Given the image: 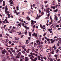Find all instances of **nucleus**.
Wrapping results in <instances>:
<instances>
[{
	"label": "nucleus",
	"instance_id": "obj_34",
	"mask_svg": "<svg viewBox=\"0 0 61 61\" xmlns=\"http://www.w3.org/2000/svg\"><path fill=\"white\" fill-rule=\"evenodd\" d=\"M3 37L2 34H0V37Z\"/></svg>",
	"mask_w": 61,
	"mask_h": 61
},
{
	"label": "nucleus",
	"instance_id": "obj_7",
	"mask_svg": "<svg viewBox=\"0 0 61 61\" xmlns=\"http://www.w3.org/2000/svg\"><path fill=\"white\" fill-rule=\"evenodd\" d=\"M20 57V55L19 54H17V56H16L15 57V58H19Z\"/></svg>",
	"mask_w": 61,
	"mask_h": 61
},
{
	"label": "nucleus",
	"instance_id": "obj_37",
	"mask_svg": "<svg viewBox=\"0 0 61 61\" xmlns=\"http://www.w3.org/2000/svg\"><path fill=\"white\" fill-rule=\"evenodd\" d=\"M19 6H18L17 7V10H19V7H18Z\"/></svg>",
	"mask_w": 61,
	"mask_h": 61
},
{
	"label": "nucleus",
	"instance_id": "obj_2",
	"mask_svg": "<svg viewBox=\"0 0 61 61\" xmlns=\"http://www.w3.org/2000/svg\"><path fill=\"white\" fill-rule=\"evenodd\" d=\"M30 59H31V60L32 61H36V60H37V58H36V57L34 58V59H33V58H32V57H30Z\"/></svg>",
	"mask_w": 61,
	"mask_h": 61
},
{
	"label": "nucleus",
	"instance_id": "obj_22",
	"mask_svg": "<svg viewBox=\"0 0 61 61\" xmlns=\"http://www.w3.org/2000/svg\"><path fill=\"white\" fill-rule=\"evenodd\" d=\"M48 31L49 32H50V31H51V30H52V28H51V29H48Z\"/></svg>",
	"mask_w": 61,
	"mask_h": 61
},
{
	"label": "nucleus",
	"instance_id": "obj_64",
	"mask_svg": "<svg viewBox=\"0 0 61 61\" xmlns=\"http://www.w3.org/2000/svg\"><path fill=\"white\" fill-rule=\"evenodd\" d=\"M28 39H29L30 40L31 39V38L29 37L28 38Z\"/></svg>",
	"mask_w": 61,
	"mask_h": 61
},
{
	"label": "nucleus",
	"instance_id": "obj_52",
	"mask_svg": "<svg viewBox=\"0 0 61 61\" xmlns=\"http://www.w3.org/2000/svg\"><path fill=\"white\" fill-rule=\"evenodd\" d=\"M61 41H60L59 40V41L58 42V43H61Z\"/></svg>",
	"mask_w": 61,
	"mask_h": 61
},
{
	"label": "nucleus",
	"instance_id": "obj_14",
	"mask_svg": "<svg viewBox=\"0 0 61 61\" xmlns=\"http://www.w3.org/2000/svg\"><path fill=\"white\" fill-rule=\"evenodd\" d=\"M58 18H57V17L56 15H55V20L57 21L58 20Z\"/></svg>",
	"mask_w": 61,
	"mask_h": 61
},
{
	"label": "nucleus",
	"instance_id": "obj_61",
	"mask_svg": "<svg viewBox=\"0 0 61 61\" xmlns=\"http://www.w3.org/2000/svg\"><path fill=\"white\" fill-rule=\"evenodd\" d=\"M25 14V13H24V12H22V14L23 15H24Z\"/></svg>",
	"mask_w": 61,
	"mask_h": 61
},
{
	"label": "nucleus",
	"instance_id": "obj_49",
	"mask_svg": "<svg viewBox=\"0 0 61 61\" xmlns=\"http://www.w3.org/2000/svg\"><path fill=\"white\" fill-rule=\"evenodd\" d=\"M14 45H15V44H14V43H12L11 44V45L12 46H14Z\"/></svg>",
	"mask_w": 61,
	"mask_h": 61
},
{
	"label": "nucleus",
	"instance_id": "obj_3",
	"mask_svg": "<svg viewBox=\"0 0 61 61\" xmlns=\"http://www.w3.org/2000/svg\"><path fill=\"white\" fill-rule=\"evenodd\" d=\"M8 52H9L10 53V54H11V55H12V52H13V53H15V50H13L12 51H10V50H8Z\"/></svg>",
	"mask_w": 61,
	"mask_h": 61
},
{
	"label": "nucleus",
	"instance_id": "obj_21",
	"mask_svg": "<svg viewBox=\"0 0 61 61\" xmlns=\"http://www.w3.org/2000/svg\"><path fill=\"white\" fill-rule=\"evenodd\" d=\"M5 21H6V23H9V22L8 21V20L6 19H5Z\"/></svg>",
	"mask_w": 61,
	"mask_h": 61
},
{
	"label": "nucleus",
	"instance_id": "obj_11",
	"mask_svg": "<svg viewBox=\"0 0 61 61\" xmlns=\"http://www.w3.org/2000/svg\"><path fill=\"white\" fill-rule=\"evenodd\" d=\"M6 52H7L4 49L3 51L2 54H5V53H6Z\"/></svg>",
	"mask_w": 61,
	"mask_h": 61
},
{
	"label": "nucleus",
	"instance_id": "obj_36",
	"mask_svg": "<svg viewBox=\"0 0 61 61\" xmlns=\"http://www.w3.org/2000/svg\"><path fill=\"white\" fill-rule=\"evenodd\" d=\"M46 33H45L43 35V36H46Z\"/></svg>",
	"mask_w": 61,
	"mask_h": 61
},
{
	"label": "nucleus",
	"instance_id": "obj_51",
	"mask_svg": "<svg viewBox=\"0 0 61 61\" xmlns=\"http://www.w3.org/2000/svg\"><path fill=\"white\" fill-rule=\"evenodd\" d=\"M21 57L22 58H24V56L21 55Z\"/></svg>",
	"mask_w": 61,
	"mask_h": 61
},
{
	"label": "nucleus",
	"instance_id": "obj_57",
	"mask_svg": "<svg viewBox=\"0 0 61 61\" xmlns=\"http://www.w3.org/2000/svg\"><path fill=\"white\" fill-rule=\"evenodd\" d=\"M41 44H44V42H42V41H41Z\"/></svg>",
	"mask_w": 61,
	"mask_h": 61
},
{
	"label": "nucleus",
	"instance_id": "obj_43",
	"mask_svg": "<svg viewBox=\"0 0 61 61\" xmlns=\"http://www.w3.org/2000/svg\"><path fill=\"white\" fill-rule=\"evenodd\" d=\"M53 25H54V24H52L51 25L50 27H52L53 26Z\"/></svg>",
	"mask_w": 61,
	"mask_h": 61
},
{
	"label": "nucleus",
	"instance_id": "obj_26",
	"mask_svg": "<svg viewBox=\"0 0 61 61\" xmlns=\"http://www.w3.org/2000/svg\"><path fill=\"white\" fill-rule=\"evenodd\" d=\"M24 27H25L27 30L28 29V28L26 26H24Z\"/></svg>",
	"mask_w": 61,
	"mask_h": 61
},
{
	"label": "nucleus",
	"instance_id": "obj_6",
	"mask_svg": "<svg viewBox=\"0 0 61 61\" xmlns=\"http://www.w3.org/2000/svg\"><path fill=\"white\" fill-rule=\"evenodd\" d=\"M57 38V37L55 36L53 39V41H58V39H56V38Z\"/></svg>",
	"mask_w": 61,
	"mask_h": 61
},
{
	"label": "nucleus",
	"instance_id": "obj_62",
	"mask_svg": "<svg viewBox=\"0 0 61 61\" xmlns=\"http://www.w3.org/2000/svg\"><path fill=\"white\" fill-rule=\"evenodd\" d=\"M18 54H19V55H21V52H19V53H18Z\"/></svg>",
	"mask_w": 61,
	"mask_h": 61
},
{
	"label": "nucleus",
	"instance_id": "obj_15",
	"mask_svg": "<svg viewBox=\"0 0 61 61\" xmlns=\"http://www.w3.org/2000/svg\"><path fill=\"white\" fill-rule=\"evenodd\" d=\"M26 18L27 20H28V21H30V20H31V19L29 18V17H27Z\"/></svg>",
	"mask_w": 61,
	"mask_h": 61
},
{
	"label": "nucleus",
	"instance_id": "obj_55",
	"mask_svg": "<svg viewBox=\"0 0 61 61\" xmlns=\"http://www.w3.org/2000/svg\"><path fill=\"white\" fill-rule=\"evenodd\" d=\"M50 60L51 61H53V59H52V58H51L50 59Z\"/></svg>",
	"mask_w": 61,
	"mask_h": 61
},
{
	"label": "nucleus",
	"instance_id": "obj_1",
	"mask_svg": "<svg viewBox=\"0 0 61 61\" xmlns=\"http://www.w3.org/2000/svg\"><path fill=\"white\" fill-rule=\"evenodd\" d=\"M5 14H9V12L7 11V10H8V8H7V6H6L5 7Z\"/></svg>",
	"mask_w": 61,
	"mask_h": 61
},
{
	"label": "nucleus",
	"instance_id": "obj_25",
	"mask_svg": "<svg viewBox=\"0 0 61 61\" xmlns=\"http://www.w3.org/2000/svg\"><path fill=\"white\" fill-rule=\"evenodd\" d=\"M17 33L18 34V35L19 36L20 35V34H21V32H17Z\"/></svg>",
	"mask_w": 61,
	"mask_h": 61
},
{
	"label": "nucleus",
	"instance_id": "obj_20",
	"mask_svg": "<svg viewBox=\"0 0 61 61\" xmlns=\"http://www.w3.org/2000/svg\"><path fill=\"white\" fill-rule=\"evenodd\" d=\"M54 49H56V46L55 45H54L53 46V47H52V50H54Z\"/></svg>",
	"mask_w": 61,
	"mask_h": 61
},
{
	"label": "nucleus",
	"instance_id": "obj_54",
	"mask_svg": "<svg viewBox=\"0 0 61 61\" xmlns=\"http://www.w3.org/2000/svg\"><path fill=\"white\" fill-rule=\"evenodd\" d=\"M50 50V51H51V47H50L49 48Z\"/></svg>",
	"mask_w": 61,
	"mask_h": 61
},
{
	"label": "nucleus",
	"instance_id": "obj_5",
	"mask_svg": "<svg viewBox=\"0 0 61 61\" xmlns=\"http://www.w3.org/2000/svg\"><path fill=\"white\" fill-rule=\"evenodd\" d=\"M37 43V45L38 46H40V41L39 40H37L36 41Z\"/></svg>",
	"mask_w": 61,
	"mask_h": 61
},
{
	"label": "nucleus",
	"instance_id": "obj_27",
	"mask_svg": "<svg viewBox=\"0 0 61 61\" xmlns=\"http://www.w3.org/2000/svg\"><path fill=\"white\" fill-rule=\"evenodd\" d=\"M15 39L16 40H18V39H19V38L18 37H15Z\"/></svg>",
	"mask_w": 61,
	"mask_h": 61
},
{
	"label": "nucleus",
	"instance_id": "obj_56",
	"mask_svg": "<svg viewBox=\"0 0 61 61\" xmlns=\"http://www.w3.org/2000/svg\"><path fill=\"white\" fill-rule=\"evenodd\" d=\"M46 7H48V5H46Z\"/></svg>",
	"mask_w": 61,
	"mask_h": 61
},
{
	"label": "nucleus",
	"instance_id": "obj_39",
	"mask_svg": "<svg viewBox=\"0 0 61 61\" xmlns=\"http://www.w3.org/2000/svg\"><path fill=\"white\" fill-rule=\"evenodd\" d=\"M43 58L45 60H46V57H43Z\"/></svg>",
	"mask_w": 61,
	"mask_h": 61
},
{
	"label": "nucleus",
	"instance_id": "obj_24",
	"mask_svg": "<svg viewBox=\"0 0 61 61\" xmlns=\"http://www.w3.org/2000/svg\"><path fill=\"white\" fill-rule=\"evenodd\" d=\"M21 46L22 47V48L23 49H25V45H23V46Z\"/></svg>",
	"mask_w": 61,
	"mask_h": 61
},
{
	"label": "nucleus",
	"instance_id": "obj_19",
	"mask_svg": "<svg viewBox=\"0 0 61 61\" xmlns=\"http://www.w3.org/2000/svg\"><path fill=\"white\" fill-rule=\"evenodd\" d=\"M31 25L34 24V20H32L31 21Z\"/></svg>",
	"mask_w": 61,
	"mask_h": 61
},
{
	"label": "nucleus",
	"instance_id": "obj_32",
	"mask_svg": "<svg viewBox=\"0 0 61 61\" xmlns=\"http://www.w3.org/2000/svg\"><path fill=\"white\" fill-rule=\"evenodd\" d=\"M21 52L23 53V54H25V52L22 51H21Z\"/></svg>",
	"mask_w": 61,
	"mask_h": 61
},
{
	"label": "nucleus",
	"instance_id": "obj_29",
	"mask_svg": "<svg viewBox=\"0 0 61 61\" xmlns=\"http://www.w3.org/2000/svg\"><path fill=\"white\" fill-rule=\"evenodd\" d=\"M43 30L44 32L45 31V30H46V28H43Z\"/></svg>",
	"mask_w": 61,
	"mask_h": 61
},
{
	"label": "nucleus",
	"instance_id": "obj_41",
	"mask_svg": "<svg viewBox=\"0 0 61 61\" xmlns=\"http://www.w3.org/2000/svg\"><path fill=\"white\" fill-rule=\"evenodd\" d=\"M6 58L7 59H8L9 58V56H7L6 57Z\"/></svg>",
	"mask_w": 61,
	"mask_h": 61
},
{
	"label": "nucleus",
	"instance_id": "obj_48",
	"mask_svg": "<svg viewBox=\"0 0 61 61\" xmlns=\"http://www.w3.org/2000/svg\"><path fill=\"white\" fill-rule=\"evenodd\" d=\"M59 26L58 25H56V27H58Z\"/></svg>",
	"mask_w": 61,
	"mask_h": 61
},
{
	"label": "nucleus",
	"instance_id": "obj_8",
	"mask_svg": "<svg viewBox=\"0 0 61 61\" xmlns=\"http://www.w3.org/2000/svg\"><path fill=\"white\" fill-rule=\"evenodd\" d=\"M54 56L56 58H55V59L57 61H60V60L59 59H57V55H54Z\"/></svg>",
	"mask_w": 61,
	"mask_h": 61
},
{
	"label": "nucleus",
	"instance_id": "obj_31",
	"mask_svg": "<svg viewBox=\"0 0 61 61\" xmlns=\"http://www.w3.org/2000/svg\"><path fill=\"white\" fill-rule=\"evenodd\" d=\"M53 5H55V4H56V2H55V1H53Z\"/></svg>",
	"mask_w": 61,
	"mask_h": 61
},
{
	"label": "nucleus",
	"instance_id": "obj_33",
	"mask_svg": "<svg viewBox=\"0 0 61 61\" xmlns=\"http://www.w3.org/2000/svg\"><path fill=\"white\" fill-rule=\"evenodd\" d=\"M50 18L51 19V22L52 23V18L50 16Z\"/></svg>",
	"mask_w": 61,
	"mask_h": 61
},
{
	"label": "nucleus",
	"instance_id": "obj_59",
	"mask_svg": "<svg viewBox=\"0 0 61 61\" xmlns=\"http://www.w3.org/2000/svg\"><path fill=\"white\" fill-rule=\"evenodd\" d=\"M9 44H11V41H9Z\"/></svg>",
	"mask_w": 61,
	"mask_h": 61
},
{
	"label": "nucleus",
	"instance_id": "obj_17",
	"mask_svg": "<svg viewBox=\"0 0 61 61\" xmlns=\"http://www.w3.org/2000/svg\"><path fill=\"white\" fill-rule=\"evenodd\" d=\"M25 35H26L27 34V30H26L25 32Z\"/></svg>",
	"mask_w": 61,
	"mask_h": 61
},
{
	"label": "nucleus",
	"instance_id": "obj_16",
	"mask_svg": "<svg viewBox=\"0 0 61 61\" xmlns=\"http://www.w3.org/2000/svg\"><path fill=\"white\" fill-rule=\"evenodd\" d=\"M25 59H25V61H28V60H29V58H28V57H25Z\"/></svg>",
	"mask_w": 61,
	"mask_h": 61
},
{
	"label": "nucleus",
	"instance_id": "obj_44",
	"mask_svg": "<svg viewBox=\"0 0 61 61\" xmlns=\"http://www.w3.org/2000/svg\"><path fill=\"white\" fill-rule=\"evenodd\" d=\"M50 40V39H47V41H48Z\"/></svg>",
	"mask_w": 61,
	"mask_h": 61
},
{
	"label": "nucleus",
	"instance_id": "obj_46",
	"mask_svg": "<svg viewBox=\"0 0 61 61\" xmlns=\"http://www.w3.org/2000/svg\"><path fill=\"white\" fill-rule=\"evenodd\" d=\"M42 50V48H41L40 49V52H41Z\"/></svg>",
	"mask_w": 61,
	"mask_h": 61
},
{
	"label": "nucleus",
	"instance_id": "obj_13",
	"mask_svg": "<svg viewBox=\"0 0 61 61\" xmlns=\"http://www.w3.org/2000/svg\"><path fill=\"white\" fill-rule=\"evenodd\" d=\"M33 55L34 56H38V55L36 54V53H33Z\"/></svg>",
	"mask_w": 61,
	"mask_h": 61
},
{
	"label": "nucleus",
	"instance_id": "obj_9",
	"mask_svg": "<svg viewBox=\"0 0 61 61\" xmlns=\"http://www.w3.org/2000/svg\"><path fill=\"white\" fill-rule=\"evenodd\" d=\"M49 8H48L46 9V12L48 13H49L50 11H49Z\"/></svg>",
	"mask_w": 61,
	"mask_h": 61
},
{
	"label": "nucleus",
	"instance_id": "obj_35",
	"mask_svg": "<svg viewBox=\"0 0 61 61\" xmlns=\"http://www.w3.org/2000/svg\"><path fill=\"white\" fill-rule=\"evenodd\" d=\"M39 17H38V15H37V16L36 18V19H39Z\"/></svg>",
	"mask_w": 61,
	"mask_h": 61
},
{
	"label": "nucleus",
	"instance_id": "obj_58",
	"mask_svg": "<svg viewBox=\"0 0 61 61\" xmlns=\"http://www.w3.org/2000/svg\"><path fill=\"white\" fill-rule=\"evenodd\" d=\"M59 40L60 41H61V38H59Z\"/></svg>",
	"mask_w": 61,
	"mask_h": 61
},
{
	"label": "nucleus",
	"instance_id": "obj_53",
	"mask_svg": "<svg viewBox=\"0 0 61 61\" xmlns=\"http://www.w3.org/2000/svg\"><path fill=\"white\" fill-rule=\"evenodd\" d=\"M57 9H56V10H55V11H54V12H57Z\"/></svg>",
	"mask_w": 61,
	"mask_h": 61
},
{
	"label": "nucleus",
	"instance_id": "obj_12",
	"mask_svg": "<svg viewBox=\"0 0 61 61\" xmlns=\"http://www.w3.org/2000/svg\"><path fill=\"white\" fill-rule=\"evenodd\" d=\"M31 26H32L33 29H34L36 27V25L33 24L31 25Z\"/></svg>",
	"mask_w": 61,
	"mask_h": 61
},
{
	"label": "nucleus",
	"instance_id": "obj_42",
	"mask_svg": "<svg viewBox=\"0 0 61 61\" xmlns=\"http://www.w3.org/2000/svg\"><path fill=\"white\" fill-rule=\"evenodd\" d=\"M3 23H4V25L5 24V21H3Z\"/></svg>",
	"mask_w": 61,
	"mask_h": 61
},
{
	"label": "nucleus",
	"instance_id": "obj_10",
	"mask_svg": "<svg viewBox=\"0 0 61 61\" xmlns=\"http://www.w3.org/2000/svg\"><path fill=\"white\" fill-rule=\"evenodd\" d=\"M15 0H10V4H13V1H14Z\"/></svg>",
	"mask_w": 61,
	"mask_h": 61
},
{
	"label": "nucleus",
	"instance_id": "obj_28",
	"mask_svg": "<svg viewBox=\"0 0 61 61\" xmlns=\"http://www.w3.org/2000/svg\"><path fill=\"white\" fill-rule=\"evenodd\" d=\"M29 35L30 36H31V32H30L29 33Z\"/></svg>",
	"mask_w": 61,
	"mask_h": 61
},
{
	"label": "nucleus",
	"instance_id": "obj_23",
	"mask_svg": "<svg viewBox=\"0 0 61 61\" xmlns=\"http://www.w3.org/2000/svg\"><path fill=\"white\" fill-rule=\"evenodd\" d=\"M18 26H20V27H21V25L19 23L17 25Z\"/></svg>",
	"mask_w": 61,
	"mask_h": 61
},
{
	"label": "nucleus",
	"instance_id": "obj_40",
	"mask_svg": "<svg viewBox=\"0 0 61 61\" xmlns=\"http://www.w3.org/2000/svg\"><path fill=\"white\" fill-rule=\"evenodd\" d=\"M57 5L58 6H59L60 5V3H59Z\"/></svg>",
	"mask_w": 61,
	"mask_h": 61
},
{
	"label": "nucleus",
	"instance_id": "obj_50",
	"mask_svg": "<svg viewBox=\"0 0 61 61\" xmlns=\"http://www.w3.org/2000/svg\"><path fill=\"white\" fill-rule=\"evenodd\" d=\"M47 58L48 59H50V58H49V56H47Z\"/></svg>",
	"mask_w": 61,
	"mask_h": 61
},
{
	"label": "nucleus",
	"instance_id": "obj_18",
	"mask_svg": "<svg viewBox=\"0 0 61 61\" xmlns=\"http://www.w3.org/2000/svg\"><path fill=\"white\" fill-rule=\"evenodd\" d=\"M51 8H53V9H55L56 8V7H55V6H51Z\"/></svg>",
	"mask_w": 61,
	"mask_h": 61
},
{
	"label": "nucleus",
	"instance_id": "obj_60",
	"mask_svg": "<svg viewBox=\"0 0 61 61\" xmlns=\"http://www.w3.org/2000/svg\"><path fill=\"white\" fill-rule=\"evenodd\" d=\"M45 3L46 4V3H47V1H45Z\"/></svg>",
	"mask_w": 61,
	"mask_h": 61
},
{
	"label": "nucleus",
	"instance_id": "obj_30",
	"mask_svg": "<svg viewBox=\"0 0 61 61\" xmlns=\"http://www.w3.org/2000/svg\"><path fill=\"white\" fill-rule=\"evenodd\" d=\"M14 13L15 14H16V13H17V12H16V10H14Z\"/></svg>",
	"mask_w": 61,
	"mask_h": 61
},
{
	"label": "nucleus",
	"instance_id": "obj_4",
	"mask_svg": "<svg viewBox=\"0 0 61 61\" xmlns=\"http://www.w3.org/2000/svg\"><path fill=\"white\" fill-rule=\"evenodd\" d=\"M32 35L33 36H35V38H36L37 39H38V38H37V33H34L32 34Z\"/></svg>",
	"mask_w": 61,
	"mask_h": 61
},
{
	"label": "nucleus",
	"instance_id": "obj_45",
	"mask_svg": "<svg viewBox=\"0 0 61 61\" xmlns=\"http://www.w3.org/2000/svg\"><path fill=\"white\" fill-rule=\"evenodd\" d=\"M46 52H49V50L48 49H47L46 50Z\"/></svg>",
	"mask_w": 61,
	"mask_h": 61
},
{
	"label": "nucleus",
	"instance_id": "obj_63",
	"mask_svg": "<svg viewBox=\"0 0 61 61\" xmlns=\"http://www.w3.org/2000/svg\"><path fill=\"white\" fill-rule=\"evenodd\" d=\"M9 32L10 33H12V31H9Z\"/></svg>",
	"mask_w": 61,
	"mask_h": 61
},
{
	"label": "nucleus",
	"instance_id": "obj_47",
	"mask_svg": "<svg viewBox=\"0 0 61 61\" xmlns=\"http://www.w3.org/2000/svg\"><path fill=\"white\" fill-rule=\"evenodd\" d=\"M26 52L27 53H29V51H26Z\"/></svg>",
	"mask_w": 61,
	"mask_h": 61
},
{
	"label": "nucleus",
	"instance_id": "obj_38",
	"mask_svg": "<svg viewBox=\"0 0 61 61\" xmlns=\"http://www.w3.org/2000/svg\"><path fill=\"white\" fill-rule=\"evenodd\" d=\"M10 50H13V49L12 48H10L9 49Z\"/></svg>",
	"mask_w": 61,
	"mask_h": 61
}]
</instances>
